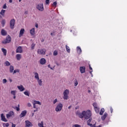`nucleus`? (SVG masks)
I'll return each mask as SVG.
<instances>
[{"mask_svg": "<svg viewBox=\"0 0 127 127\" xmlns=\"http://www.w3.org/2000/svg\"><path fill=\"white\" fill-rule=\"evenodd\" d=\"M77 116H78L80 119H83L84 118L85 120H89L91 117H92V113L90 110L83 111L82 113H80L79 111L76 112Z\"/></svg>", "mask_w": 127, "mask_h": 127, "instance_id": "1", "label": "nucleus"}, {"mask_svg": "<svg viewBox=\"0 0 127 127\" xmlns=\"http://www.w3.org/2000/svg\"><path fill=\"white\" fill-rule=\"evenodd\" d=\"M11 41V38L10 36L8 35L7 37H6V39L4 40L2 42V44H7V43H9Z\"/></svg>", "mask_w": 127, "mask_h": 127, "instance_id": "2", "label": "nucleus"}, {"mask_svg": "<svg viewBox=\"0 0 127 127\" xmlns=\"http://www.w3.org/2000/svg\"><path fill=\"white\" fill-rule=\"evenodd\" d=\"M68 95H69V90L66 89L64 91V100H68Z\"/></svg>", "mask_w": 127, "mask_h": 127, "instance_id": "3", "label": "nucleus"}, {"mask_svg": "<svg viewBox=\"0 0 127 127\" xmlns=\"http://www.w3.org/2000/svg\"><path fill=\"white\" fill-rule=\"evenodd\" d=\"M36 8L38 10H40V11H43L44 10V7L43 6V3H40L38 4Z\"/></svg>", "mask_w": 127, "mask_h": 127, "instance_id": "4", "label": "nucleus"}, {"mask_svg": "<svg viewBox=\"0 0 127 127\" xmlns=\"http://www.w3.org/2000/svg\"><path fill=\"white\" fill-rule=\"evenodd\" d=\"M15 24V19H12L10 21V27L11 29H13L14 25Z\"/></svg>", "mask_w": 127, "mask_h": 127, "instance_id": "5", "label": "nucleus"}, {"mask_svg": "<svg viewBox=\"0 0 127 127\" xmlns=\"http://www.w3.org/2000/svg\"><path fill=\"white\" fill-rule=\"evenodd\" d=\"M62 108H63V105L59 103L56 108V112H60L62 110Z\"/></svg>", "mask_w": 127, "mask_h": 127, "instance_id": "6", "label": "nucleus"}, {"mask_svg": "<svg viewBox=\"0 0 127 127\" xmlns=\"http://www.w3.org/2000/svg\"><path fill=\"white\" fill-rule=\"evenodd\" d=\"M12 116H14V113L13 111H10L8 114H6V117L7 119H9V118L12 117Z\"/></svg>", "mask_w": 127, "mask_h": 127, "instance_id": "7", "label": "nucleus"}, {"mask_svg": "<svg viewBox=\"0 0 127 127\" xmlns=\"http://www.w3.org/2000/svg\"><path fill=\"white\" fill-rule=\"evenodd\" d=\"M26 114H27V111H26V110L23 111L21 114L19 116V118H20V119H21V118H23V117H25V116H26Z\"/></svg>", "mask_w": 127, "mask_h": 127, "instance_id": "8", "label": "nucleus"}, {"mask_svg": "<svg viewBox=\"0 0 127 127\" xmlns=\"http://www.w3.org/2000/svg\"><path fill=\"white\" fill-rule=\"evenodd\" d=\"M37 53L38 54H42V55H45V50L43 49L38 50Z\"/></svg>", "mask_w": 127, "mask_h": 127, "instance_id": "9", "label": "nucleus"}, {"mask_svg": "<svg viewBox=\"0 0 127 127\" xmlns=\"http://www.w3.org/2000/svg\"><path fill=\"white\" fill-rule=\"evenodd\" d=\"M16 53H22V48L21 46H19L16 50Z\"/></svg>", "mask_w": 127, "mask_h": 127, "instance_id": "10", "label": "nucleus"}, {"mask_svg": "<svg viewBox=\"0 0 127 127\" xmlns=\"http://www.w3.org/2000/svg\"><path fill=\"white\" fill-rule=\"evenodd\" d=\"M79 70H80V71L81 73V74H83V73H85V71L86 70V67H85V66H80L79 67Z\"/></svg>", "mask_w": 127, "mask_h": 127, "instance_id": "11", "label": "nucleus"}, {"mask_svg": "<svg viewBox=\"0 0 127 127\" xmlns=\"http://www.w3.org/2000/svg\"><path fill=\"white\" fill-rule=\"evenodd\" d=\"M40 63L41 65H44V64H46V60H45L44 58H42L40 60Z\"/></svg>", "mask_w": 127, "mask_h": 127, "instance_id": "12", "label": "nucleus"}, {"mask_svg": "<svg viewBox=\"0 0 127 127\" xmlns=\"http://www.w3.org/2000/svg\"><path fill=\"white\" fill-rule=\"evenodd\" d=\"M1 120L3 122H5V123H6V122H7V120H6V119H5V116H4L3 114H1Z\"/></svg>", "mask_w": 127, "mask_h": 127, "instance_id": "13", "label": "nucleus"}, {"mask_svg": "<svg viewBox=\"0 0 127 127\" xmlns=\"http://www.w3.org/2000/svg\"><path fill=\"white\" fill-rule=\"evenodd\" d=\"M25 123H26V127H32V123H31L30 122L27 120L25 121Z\"/></svg>", "mask_w": 127, "mask_h": 127, "instance_id": "14", "label": "nucleus"}, {"mask_svg": "<svg viewBox=\"0 0 127 127\" xmlns=\"http://www.w3.org/2000/svg\"><path fill=\"white\" fill-rule=\"evenodd\" d=\"M17 88L19 90H20L21 92H23V91L25 90V88L23 87V86H22V85H21L20 86H18Z\"/></svg>", "mask_w": 127, "mask_h": 127, "instance_id": "15", "label": "nucleus"}, {"mask_svg": "<svg viewBox=\"0 0 127 127\" xmlns=\"http://www.w3.org/2000/svg\"><path fill=\"white\" fill-rule=\"evenodd\" d=\"M30 33L31 35H34L35 34V29L33 28L32 29L30 30Z\"/></svg>", "mask_w": 127, "mask_h": 127, "instance_id": "16", "label": "nucleus"}, {"mask_svg": "<svg viewBox=\"0 0 127 127\" xmlns=\"http://www.w3.org/2000/svg\"><path fill=\"white\" fill-rule=\"evenodd\" d=\"M7 33L4 30V29L1 30V35H2L3 36H5V35H6Z\"/></svg>", "mask_w": 127, "mask_h": 127, "instance_id": "17", "label": "nucleus"}, {"mask_svg": "<svg viewBox=\"0 0 127 127\" xmlns=\"http://www.w3.org/2000/svg\"><path fill=\"white\" fill-rule=\"evenodd\" d=\"M107 117H108V113H105L104 115H103L102 117H101V120H102L103 121H105V120H106V118H107Z\"/></svg>", "mask_w": 127, "mask_h": 127, "instance_id": "18", "label": "nucleus"}, {"mask_svg": "<svg viewBox=\"0 0 127 127\" xmlns=\"http://www.w3.org/2000/svg\"><path fill=\"white\" fill-rule=\"evenodd\" d=\"M23 33H24V29H21L20 31L19 37H20V36H22V35H23Z\"/></svg>", "mask_w": 127, "mask_h": 127, "instance_id": "19", "label": "nucleus"}, {"mask_svg": "<svg viewBox=\"0 0 127 127\" xmlns=\"http://www.w3.org/2000/svg\"><path fill=\"white\" fill-rule=\"evenodd\" d=\"M1 51L3 52L4 56H6V50L4 48H2Z\"/></svg>", "mask_w": 127, "mask_h": 127, "instance_id": "20", "label": "nucleus"}, {"mask_svg": "<svg viewBox=\"0 0 127 127\" xmlns=\"http://www.w3.org/2000/svg\"><path fill=\"white\" fill-rule=\"evenodd\" d=\"M16 58L17 60H20V59H21V55L17 54L16 55Z\"/></svg>", "mask_w": 127, "mask_h": 127, "instance_id": "21", "label": "nucleus"}, {"mask_svg": "<svg viewBox=\"0 0 127 127\" xmlns=\"http://www.w3.org/2000/svg\"><path fill=\"white\" fill-rule=\"evenodd\" d=\"M13 70H14V67H13V66L10 65L9 67L10 73H12L13 72Z\"/></svg>", "mask_w": 127, "mask_h": 127, "instance_id": "22", "label": "nucleus"}, {"mask_svg": "<svg viewBox=\"0 0 127 127\" xmlns=\"http://www.w3.org/2000/svg\"><path fill=\"white\" fill-rule=\"evenodd\" d=\"M35 78L36 79V80H39V75L38 74V73H35Z\"/></svg>", "mask_w": 127, "mask_h": 127, "instance_id": "23", "label": "nucleus"}, {"mask_svg": "<svg viewBox=\"0 0 127 127\" xmlns=\"http://www.w3.org/2000/svg\"><path fill=\"white\" fill-rule=\"evenodd\" d=\"M77 53L78 54H80L81 52H82V50L81 49V48L77 47Z\"/></svg>", "mask_w": 127, "mask_h": 127, "instance_id": "24", "label": "nucleus"}, {"mask_svg": "<svg viewBox=\"0 0 127 127\" xmlns=\"http://www.w3.org/2000/svg\"><path fill=\"white\" fill-rule=\"evenodd\" d=\"M104 113H105V109L102 108L101 110V112L99 113V115H100V116H102L103 114H104Z\"/></svg>", "mask_w": 127, "mask_h": 127, "instance_id": "25", "label": "nucleus"}, {"mask_svg": "<svg viewBox=\"0 0 127 127\" xmlns=\"http://www.w3.org/2000/svg\"><path fill=\"white\" fill-rule=\"evenodd\" d=\"M39 86H42V80L41 79L37 80Z\"/></svg>", "mask_w": 127, "mask_h": 127, "instance_id": "26", "label": "nucleus"}, {"mask_svg": "<svg viewBox=\"0 0 127 127\" xmlns=\"http://www.w3.org/2000/svg\"><path fill=\"white\" fill-rule=\"evenodd\" d=\"M4 12H5V10L2 9L0 12L1 15H4Z\"/></svg>", "mask_w": 127, "mask_h": 127, "instance_id": "27", "label": "nucleus"}, {"mask_svg": "<svg viewBox=\"0 0 127 127\" xmlns=\"http://www.w3.org/2000/svg\"><path fill=\"white\" fill-rule=\"evenodd\" d=\"M34 47H35V44L33 43L31 46V50H33V49H34Z\"/></svg>", "mask_w": 127, "mask_h": 127, "instance_id": "28", "label": "nucleus"}, {"mask_svg": "<svg viewBox=\"0 0 127 127\" xmlns=\"http://www.w3.org/2000/svg\"><path fill=\"white\" fill-rule=\"evenodd\" d=\"M3 127H9V123H3Z\"/></svg>", "mask_w": 127, "mask_h": 127, "instance_id": "29", "label": "nucleus"}, {"mask_svg": "<svg viewBox=\"0 0 127 127\" xmlns=\"http://www.w3.org/2000/svg\"><path fill=\"white\" fill-rule=\"evenodd\" d=\"M65 48L66 49L67 52H68V53H70V48H69V47H68L67 45L65 46Z\"/></svg>", "mask_w": 127, "mask_h": 127, "instance_id": "30", "label": "nucleus"}, {"mask_svg": "<svg viewBox=\"0 0 127 127\" xmlns=\"http://www.w3.org/2000/svg\"><path fill=\"white\" fill-rule=\"evenodd\" d=\"M34 104H37V105H40V106H41V103H40V102L39 101H34Z\"/></svg>", "mask_w": 127, "mask_h": 127, "instance_id": "31", "label": "nucleus"}, {"mask_svg": "<svg viewBox=\"0 0 127 127\" xmlns=\"http://www.w3.org/2000/svg\"><path fill=\"white\" fill-rule=\"evenodd\" d=\"M15 73H19V69H17L16 70H14L13 72V74H15Z\"/></svg>", "mask_w": 127, "mask_h": 127, "instance_id": "32", "label": "nucleus"}, {"mask_svg": "<svg viewBox=\"0 0 127 127\" xmlns=\"http://www.w3.org/2000/svg\"><path fill=\"white\" fill-rule=\"evenodd\" d=\"M5 64L6 65V66H10V63H9L8 61H6L5 62Z\"/></svg>", "mask_w": 127, "mask_h": 127, "instance_id": "33", "label": "nucleus"}, {"mask_svg": "<svg viewBox=\"0 0 127 127\" xmlns=\"http://www.w3.org/2000/svg\"><path fill=\"white\" fill-rule=\"evenodd\" d=\"M89 120L87 121V124H90L92 121H93V119H92L91 117L88 119Z\"/></svg>", "mask_w": 127, "mask_h": 127, "instance_id": "34", "label": "nucleus"}, {"mask_svg": "<svg viewBox=\"0 0 127 127\" xmlns=\"http://www.w3.org/2000/svg\"><path fill=\"white\" fill-rule=\"evenodd\" d=\"M1 24H2V26H4V24H5V20L3 19L1 21Z\"/></svg>", "mask_w": 127, "mask_h": 127, "instance_id": "35", "label": "nucleus"}, {"mask_svg": "<svg viewBox=\"0 0 127 127\" xmlns=\"http://www.w3.org/2000/svg\"><path fill=\"white\" fill-rule=\"evenodd\" d=\"M53 55L54 56H57V55H58V52L57 51H55L54 52Z\"/></svg>", "mask_w": 127, "mask_h": 127, "instance_id": "36", "label": "nucleus"}, {"mask_svg": "<svg viewBox=\"0 0 127 127\" xmlns=\"http://www.w3.org/2000/svg\"><path fill=\"white\" fill-rule=\"evenodd\" d=\"M93 106L94 109L98 108V107H97V103H93Z\"/></svg>", "mask_w": 127, "mask_h": 127, "instance_id": "37", "label": "nucleus"}, {"mask_svg": "<svg viewBox=\"0 0 127 127\" xmlns=\"http://www.w3.org/2000/svg\"><path fill=\"white\" fill-rule=\"evenodd\" d=\"M24 95H25V96H29V93H28V91H25L24 92Z\"/></svg>", "mask_w": 127, "mask_h": 127, "instance_id": "38", "label": "nucleus"}, {"mask_svg": "<svg viewBox=\"0 0 127 127\" xmlns=\"http://www.w3.org/2000/svg\"><path fill=\"white\" fill-rule=\"evenodd\" d=\"M11 95H13V96H15V91H14V90L11 91Z\"/></svg>", "mask_w": 127, "mask_h": 127, "instance_id": "39", "label": "nucleus"}, {"mask_svg": "<svg viewBox=\"0 0 127 127\" xmlns=\"http://www.w3.org/2000/svg\"><path fill=\"white\" fill-rule=\"evenodd\" d=\"M94 109L96 113H97V114H99V108H98V107H96V108H94Z\"/></svg>", "mask_w": 127, "mask_h": 127, "instance_id": "40", "label": "nucleus"}, {"mask_svg": "<svg viewBox=\"0 0 127 127\" xmlns=\"http://www.w3.org/2000/svg\"><path fill=\"white\" fill-rule=\"evenodd\" d=\"M56 5H57V1H55V2L53 3V6H56Z\"/></svg>", "mask_w": 127, "mask_h": 127, "instance_id": "41", "label": "nucleus"}, {"mask_svg": "<svg viewBox=\"0 0 127 127\" xmlns=\"http://www.w3.org/2000/svg\"><path fill=\"white\" fill-rule=\"evenodd\" d=\"M77 85H78V81H77V79H75V82L74 83L75 87H77Z\"/></svg>", "mask_w": 127, "mask_h": 127, "instance_id": "42", "label": "nucleus"}, {"mask_svg": "<svg viewBox=\"0 0 127 127\" xmlns=\"http://www.w3.org/2000/svg\"><path fill=\"white\" fill-rule=\"evenodd\" d=\"M3 83V84H5V83H6V82H7V80H6V79H3L2 80Z\"/></svg>", "mask_w": 127, "mask_h": 127, "instance_id": "43", "label": "nucleus"}, {"mask_svg": "<svg viewBox=\"0 0 127 127\" xmlns=\"http://www.w3.org/2000/svg\"><path fill=\"white\" fill-rule=\"evenodd\" d=\"M2 8H4V9H5V8H6V3L4 4V5H3Z\"/></svg>", "mask_w": 127, "mask_h": 127, "instance_id": "44", "label": "nucleus"}, {"mask_svg": "<svg viewBox=\"0 0 127 127\" xmlns=\"http://www.w3.org/2000/svg\"><path fill=\"white\" fill-rule=\"evenodd\" d=\"M48 67L49 68H50V69H51V70H54V67L53 68L50 67V64H49V65H48Z\"/></svg>", "mask_w": 127, "mask_h": 127, "instance_id": "45", "label": "nucleus"}, {"mask_svg": "<svg viewBox=\"0 0 127 127\" xmlns=\"http://www.w3.org/2000/svg\"><path fill=\"white\" fill-rule=\"evenodd\" d=\"M50 0H46V4H49Z\"/></svg>", "mask_w": 127, "mask_h": 127, "instance_id": "46", "label": "nucleus"}, {"mask_svg": "<svg viewBox=\"0 0 127 127\" xmlns=\"http://www.w3.org/2000/svg\"><path fill=\"white\" fill-rule=\"evenodd\" d=\"M87 126H89V127H93V124L90 123H88Z\"/></svg>", "mask_w": 127, "mask_h": 127, "instance_id": "47", "label": "nucleus"}, {"mask_svg": "<svg viewBox=\"0 0 127 127\" xmlns=\"http://www.w3.org/2000/svg\"><path fill=\"white\" fill-rule=\"evenodd\" d=\"M56 103H57V99H56L54 100V101L53 102V104H56Z\"/></svg>", "mask_w": 127, "mask_h": 127, "instance_id": "48", "label": "nucleus"}, {"mask_svg": "<svg viewBox=\"0 0 127 127\" xmlns=\"http://www.w3.org/2000/svg\"><path fill=\"white\" fill-rule=\"evenodd\" d=\"M15 109H16V111H17V112H19V110H20V109H19V107H15Z\"/></svg>", "mask_w": 127, "mask_h": 127, "instance_id": "49", "label": "nucleus"}, {"mask_svg": "<svg viewBox=\"0 0 127 127\" xmlns=\"http://www.w3.org/2000/svg\"><path fill=\"white\" fill-rule=\"evenodd\" d=\"M74 127H81V126L79 125H77V124H76V125H74Z\"/></svg>", "mask_w": 127, "mask_h": 127, "instance_id": "50", "label": "nucleus"}, {"mask_svg": "<svg viewBox=\"0 0 127 127\" xmlns=\"http://www.w3.org/2000/svg\"><path fill=\"white\" fill-rule=\"evenodd\" d=\"M33 108L34 109H37V108H36V106L35 105V103H33Z\"/></svg>", "mask_w": 127, "mask_h": 127, "instance_id": "51", "label": "nucleus"}, {"mask_svg": "<svg viewBox=\"0 0 127 127\" xmlns=\"http://www.w3.org/2000/svg\"><path fill=\"white\" fill-rule=\"evenodd\" d=\"M27 106L29 107H31V104H30V103H28L27 104Z\"/></svg>", "mask_w": 127, "mask_h": 127, "instance_id": "52", "label": "nucleus"}, {"mask_svg": "<svg viewBox=\"0 0 127 127\" xmlns=\"http://www.w3.org/2000/svg\"><path fill=\"white\" fill-rule=\"evenodd\" d=\"M35 27H36V28H38V24L37 23L35 24Z\"/></svg>", "mask_w": 127, "mask_h": 127, "instance_id": "53", "label": "nucleus"}, {"mask_svg": "<svg viewBox=\"0 0 127 127\" xmlns=\"http://www.w3.org/2000/svg\"><path fill=\"white\" fill-rule=\"evenodd\" d=\"M37 111H38V108H36V110H34V113L37 112Z\"/></svg>", "mask_w": 127, "mask_h": 127, "instance_id": "54", "label": "nucleus"}, {"mask_svg": "<svg viewBox=\"0 0 127 127\" xmlns=\"http://www.w3.org/2000/svg\"><path fill=\"white\" fill-rule=\"evenodd\" d=\"M12 127H15V124H14L13 123L12 124Z\"/></svg>", "mask_w": 127, "mask_h": 127, "instance_id": "55", "label": "nucleus"}, {"mask_svg": "<svg viewBox=\"0 0 127 127\" xmlns=\"http://www.w3.org/2000/svg\"><path fill=\"white\" fill-rule=\"evenodd\" d=\"M111 113H113V108L111 107L110 108Z\"/></svg>", "mask_w": 127, "mask_h": 127, "instance_id": "56", "label": "nucleus"}, {"mask_svg": "<svg viewBox=\"0 0 127 127\" xmlns=\"http://www.w3.org/2000/svg\"><path fill=\"white\" fill-rule=\"evenodd\" d=\"M89 69L90 70H93V68L91 67V65L89 64Z\"/></svg>", "mask_w": 127, "mask_h": 127, "instance_id": "57", "label": "nucleus"}, {"mask_svg": "<svg viewBox=\"0 0 127 127\" xmlns=\"http://www.w3.org/2000/svg\"><path fill=\"white\" fill-rule=\"evenodd\" d=\"M28 13V12L27 11H25L24 12V14H27Z\"/></svg>", "mask_w": 127, "mask_h": 127, "instance_id": "58", "label": "nucleus"}, {"mask_svg": "<svg viewBox=\"0 0 127 127\" xmlns=\"http://www.w3.org/2000/svg\"><path fill=\"white\" fill-rule=\"evenodd\" d=\"M79 106H77L75 107V110H78V109H79Z\"/></svg>", "mask_w": 127, "mask_h": 127, "instance_id": "59", "label": "nucleus"}, {"mask_svg": "<svg viewBox=\"0 0 127 127\" xmlns=\"http://www.w3.org/2000/svg\"><path fill=\"white\" fill-rule=\"evenodd\" d=\"M71 108H72V106H69L68 107V109L69 110H70V109H71Z\"/></svg>", "mask_w": 127, "mask_h": 127, "instance_id": "60", "label": "nucleus"}, {"mask_svg": "<svg viewBox=\"0 0 127 127\" xmlns=\"http://www.w3.org/2000/svg\"><path fill=\"white\" fill-rule=\"evenodd\" d=\"M92 127H96V124L92 125Z\"/></svg>", "mask_w": 127, "mask_h": 127, "instance_id": "61", "label": "nucleus"}, {"mask_svg": "<svg viewBox=\"0 0 127 127\" xmlns=\"http://www.w3.org/2000/svg\"><path fill=\"white\" fill-rule=\"evenodd\" d=\"M15 98H16V96H15V95H14L13 98L14 99V100H15Z\"/></svg>", "mask_w": 127, "mask_h": 127, "instance_id": "62", "label": "nucleus"}, {"mask_svg": "<svg viewBox=\"0 0 127 127\" xmlns=\"http://www.w3.org/2000/svg\"><path fill=\"white\" fill-rule=\"evenodd\" d=\"M9 2H10V3L12 2V0H9Z\"/></svg>", "mask_w": 127, "mask_h": 127, "instance_id": "63", "label": "nucleus"}, {"mask_svg": "<svg viewBox=\"0 0 127 127\" xmlns=\"http://www.w3.org/2000/svg\"><path fill=\"white\" fill-rule=\"evenodd\" d=\"M12 55H14V52L13 51V52H12Z\"/></svg>", "mask_w": 127, "mask_h": 127, "instance_id": "64", "label": "nucleus"}]
</instances>
